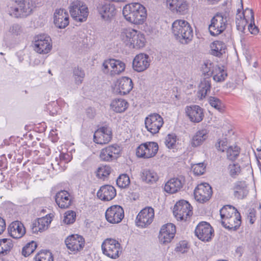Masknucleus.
<instances>
[{
	"label": "nucleus",
	"mask_w": 261,
	"mask_h": 261,
	"mask_svg": "<svg viewBox=\"0 0 261 261\" xmlns=\"http://www.w3.org/2000/svg\"><path fill=\"white\" fill-rule=\"evenodd\" d=\"M8 230L10 236L14 239L21 238L25 233L23 224L18 221L12 222L9 226Z\"/></svg>",
	"instance_id": "obj_28"
},
{
	"label": "nucleus",
	"mask_w": 261,
	"mask_h": 261,
	"mask_svg": "<svg viewBox=\"0 0 261 261\" xmlns=\"http://www.w3.org/2000/svg\"><path fill=\"white\" fill-rule=\"evenodd\" d=\"M227 169L229 175L233 178H236L241 172V166L238 163H232L230 164Z\"/></svg>",
	"instance_id": "obj_43"
},
{
	"label": "nucleus",
	"mask_w": 261,
	"mask_h": 261,
	"mask_svg": "<svg viewBox=\"0 0 261 261\" xmlns=\"http://www.w3.org/2000/svg\"><path fill=\"white\" fill-rule=\"evenodd\" d=\"M69 12L73 19L78 22L85 21L89 15L87 6L80 1L73 2L71 4Z\"/></svg>",
	"instance_id": "obj_5"
},
{
	"label": "nucleus",
	"mask_w": 261,
	"mask_h": 261,
	"mask_svg": "<svg viewBox=\"0 0 261 261\" xmlns=\"http://www.w3.org/2000/svg\"><path fill=\"white\" fill-rule=\"evenodd\" d=\"M163 124V118L157 113L150 114L145 119V127L152 134L158 133Z\"/></svg>",
	"instance_id": "obj_11"
},
{
	"label": "nucleus",
	"mask_w": 261,
	"mask_h": 261,
	"mask_svg": "<svg viewBox=\"0 0 261 261\" xmlns=\"http://www.w3.org/2000/svg\"><path fill=\"white\" fill-rule=\"evenodd\" d=\"M240 154V148L237 146H230L226 151L227 158L231 161L235 160Z\"/></svg>",
	"instance_id": "obj_44"
},
{
	"label": "nucleus",
	"mask_w": 261,
	"mask_h": 261,
	"mask_svg": "<svg viewBox=\"0 0 261 261\" xmlns=\"http://www.w3.org/2000/svg\"><path fill=\"white\" fill-rule=\"evenodd\" d=\"M97 10L101 18L105 20H111L116 15L115 5L110 2L101 1L97 6Z\"/></svg>",
	"instance_id": "obj_13"
},
{
	"label": "nucleus",
	"mask_w": 261,
	"mask_h": 261,
	"mask_svg": "<svg viewBox=\"0 0 261 261\" xmlns=\"http://www.w3.org/2000/svg\"><path fill=\"white\" fill-rule=\"evenodd\" d=\"M122 14L125 19L134 24H143L147 17L146 8L138 3L126 5L123 8Z\"/></svg>",
	"instance_id": "obj_1"
},
{
	"label": "nucleus",
	"mask_w": 261,
	"mask_h": 261,
	"mask_svg": "<svg viewBox=\"0 0 261 261\" xmlns=\"http://www.w3.org/2000/svg\"><path fill=\"white\" fill-rule=\"evenodd\" d=\"M173 213L177 220L186 221L192 215V207L184 200H179L174 206Z\"/></svg>",
	"instance_id": "obj_9"
},
{
	"label": "nucleus",
	"mask_w": 261,
	"mask_h": 261,
	"mask_svg": "<svg viewBox=\"0 0 261 261\" xmlns=\"http://www.w3.org/2000/svg\"><path fill=\"white\" fill-rule=\"evenodd\" d=\"M180 0H167L166 4L167 7L172 11L175 10L177 4L180 3Z\"/></svg>",
	"instance_id": "obj_57"
},
{
	"label": "nucleus",
	"mask_w": 261,
	"mask_h": 261,
	"mask_svg": "<svg viewBox=\"0 0 261 261\" xmlns=\"http://www.w3.org/2000/svg\"><path fill=\"white\" fill-rule=\"evenodd\" d=\"M55 201L58 206L63 209L68 208L72 203L71 196L65 190H61L56 194Z\"/></svg>",
	"instance_id": "obj_25"
},
{
	"label": "nucleus",
	"mask_w": 261,
	"mask_h": 261,
	"mask_svg": "<svg viewBox=\"0 0 261 261\" xmlns=\"http://www.w3.org/2000/svg\"><path fill=\"white\" fill-rule=\"evenodd\" d=\"M76 213L72 211H68L65 213L63 221L65 224H70L75 221Z\"/></svg>",
	"instance_id": "obj_52"
},
{
	"label": "nucleus",
	"mask_w": 261,
	"mask_h": 261,
	"mask_svg": "<svg viewBox=\"0 0 261 261\" xmlns=\"http://www.w3.org/2000/svg\"><path fill=\"white\" fill-rule=\"evenodd\" d=\"M1 245L4 252V254H7L12 248L13 244L12 240L10 239H3L0 240Z\"/></svg>",
	"instance_id": "obj_50"
},
{
	"label": "nucleus",
	"mask_w": 261,
	"mask_h": 261,
	"mask_svg": "<svg viewBox=\"0 0 261 261\" xmlns=\"http://www.w3.org/2000/svg\"><path fill=\"white\" fill-rule=\"evenodd\" d=\"M108 72H103L105 74H109L111 76V67L110 65H108Z\"/></svg>",
	"instance_id": "obj_64"
},
{
	"label": "nucleus",
	"mask_w": 261,
	"mask_h": 261,
	"mask_svg": "<svg viewBox=\"0 0 261 261\" xmlns=\"http://www.w3.org/2000/svg\"><path fill=\"white\" fill-rule=\"evenodd\" d=\"M35 261H54L53 255L48 250L41 251L36 255Z\"/></svg>",
	"instance_id": "obj_41"
},
{
	"label": "nucleus",
	"mask_w": 261,
	"mask_h": 261,
	"mask_svg": "<svg viewBox=\"0 0 261 261\" xmlns=\"http://www.w3.org/2000/svg\"><path fill=\"white\" fill-rule=\"evenodd\" d=\"M183 185L181 179L178 178H172L165 184L164 190L169 194L176 193L182 188Z\"/></svg>",
	"instance_id": "obj_30"
},
{
	"label": "nucleus",
	"mask_w": 261,
	"mask_h": 261,
	"mask_svg": "<svg viewBox=\"0 0 261 261\" xmlns=\"http://www.w3.org/2000/svg\"><path fill=\"white\" fill-rule=\"evenodd\" d=\"M54 23L60 29L66 28L69 23L67 11L64 9H56L54 13Z\"/></svg>",
	"instance_id": "obj_23"
},
{
	"label": "nucleus",
	"mask_w": 261,
	"mask_h": 261,
	"mask_svg": "<svg viewBox=\"0 0 261 261\" xmlns=\"http://www.w3.org/2000/svg\"><path fill=\"white\" fill-rule=\"evenodd\" d=\"M37 247V245L34 241L28 243L24 246L22 250V254L25 257H27L34 252Z\"/></svg>",
	"instance_id": "obj_46"
},
{
	"label": "nucleus",
	"mask_w": 261,
	"mask_h": 261,
	"mask_svg": "<svg viewBox=\"0 0 261 261\" xmlns=\"http://www.w3.org/2000/svg\"><path fill=\"white\" fill-rule=\"evenodd\" d=\"M128 106V102L123 98H115L111 101L110 104L111 109L117 113L124 112Z\"/></svg>",
	"instance_id": "obj_32"
},
{
	"label": "nucleus",
	"mask_w": 261,
	"mask_h": 261,
	"mask_svg": "<svg viewBox=\"0 0 261 261\" xmlns=\"http://www.w3.org/2000/svg\"><path fill=\"white\" fill-rule=\"evenodd\" d=\"M71 154L62 152L60 154V162H59L57 159H56V162L58 165H60V164H62L63 162L65 164L68 163L71 161Z\"/></svg>",
	"instance_id": "obj_55"
},
{
	"label": "nucleus",
	"mask_w": 261,
	"mask_h": 261,
	"mask_svg": "<svg viewBox=\"0 0 261 261\" xmlns=\"http://www.w3.org/2000/svg\"><path fill=\"white\" fill-rule=\"evenodd\" d=\"M186 112L190 120L193 122H200L204 117L203 109L197 105L187 107Z\"/></svg>",
	"instance_id": "obj_24"
},
{
	"label": "nucleus",
	"mask_w": 261,
	"mask_h": 261,
	"mask_svg": "<svg viewBox=\"0 0 261 261\" xmlns=\"http://www.w3.org/2000/svg\"><path fill=\"white\" fill-rule=\"evenodd\" d=\"M241 8H238L236 14V23L238 30L243 32L247 24L250 22H254V13L252 9L246 8L242 13L243 2L241 0Z\"/></svg>",
	"instance_id": "obj_6"
},
{
	"label": "nucleus",
	"mask_w": 261,
	"mask_h": 261,
	"mask_svg": "<svg viewBox=\"0 0 261 261\" xmlns=\"http://www.w3.org/2000/svg\"><path fill=\"white\" fill-rule=\"evenodd\" d=\"M116 183L118 186L120 188H126L130 184L129 177L126 174H121L117 178Z\"/></svg>",
	"instance_id": "obj_48"
},
{
	"label": "nucleus",
	"mask_w": 261,
	"mask_h": 261,
	"mask_svg": "<svg viewBox=\"0 0 261 261\" xmlns=\"http://www.w3.org/2000/svg\"><path fill=\"white\" fill-rule=\"evenodd\" d=\"M6 225L5 220L0 217V234H1L6 229Z\"/></svg>",
	"instance_id": "obj_60"
},
{
	"label": "nucleus",
	"mask_w": 261,
	"mask_h": 261,
	"mask_svg": "<svg viewBox=\"0 0 261 261\" xmlns=\"http://www.w3.org/2000/svg\"><path fill=\"white\" fill-rule=\"evenodd\" d=\"M211 88V80L209 78H203L199 85L198 91V97L200 99L204 98L208 92H210Z\"/></svg>",
	"instance_id": "obj_35"
},
{
	"label": "nucleus",
	"mask_w": 261,
	"mask_h": 261,
	"mask_svg": "<svg viewBox=\"0 0 261 261\" xmlns=\"http://www.w3.org/2000/svg\"><path fill=\"white\" fill-rule=\"evenodd\" d=\"M248 30L251 34L253 35H256L259 32L258 28L254 24V22H250L248 25Z\"/></svg>",
	"instance_id": "obj_59"
},
{
	"label": "nucleus",
	"mask_w": 261,
	"mask_h": 261,
	"mask_svg": "<svg viewBox=\"0 0 261 261\" xmlns=\"http://www.w3.org/2000/svg\"><path fill=\"white\" fill-rule=\"evenodd\" d=\"M97 197L103 201H110L116 195V191L111 185H104L100 187L97 193Z\"/></svg>",
	"instance_id": "obj_27"
},
{
	"label": "nucleus",
	"mask_w": 261,
	"mask_h": 261,
	"mask_svg": "<svg viewBox=\"0 0 261 261\" xmlns=\"http://www.w3.org/2000/svg\"><path fill=\"white\" fill-rule=\"evenodd\" d=\"M112 138V129L105 126L98 128L94 133V141L99 144L108 143Z\"/></svg>",
	"instance_id": "obj_21"
},
{
	"label": "nucleus",
	"mask_w": 261,
	"mask_h": 261,
	"mask_svg": "<svg viewBox=\"0 0 261 261\" xmlns=\"http://www.w3.org/2000/svg\"><path fill=\"white\" fill-rule=\"evenodd\" d=\"M205 167L203 163H199L194 164L192 168L195 175H201L205 172Z\"/></svg>",
	"instance_id": "obj_53"
},
{
	"label": "nucleus",
	"mask_w": 261,
	"mask_h": 261,
	"mask_svg": "<svg viewBox=\"0 0 261 261\" xmlns=\"http://www.w3.org/2000/svg\"><path fill=\"white\" fill-rule=\"evenodd\" d=\"M102 253L112 259L118 258L122 252L121 245L115 239L107 238L101 244Z\"/></svg>",
	"instance_id": "obj_4"
},
{
	"label": "nucleus",
	"mask_w": 261,
	"mask_h": 261,
	"mask_svg": "<svg viewBox=\"0 0 261 261\" xmlns=\"http://www.w3.org/2000/svg\"><path fill=\"white\" fill-rule=\"evenodd\" d=\"M17 29H19V25L17 24H14L12 27V32L14 33V30L16 31Z\"/></svg>",
	"instance_id": "obj_63"
},
{
	"label": "nucleus",
	"mask_w": 261,
	"mask_h": 261,
	"mask_svg": "<svg viewBox=\"0 0 261 261\" xmlns=\"http://www.w3.org/2000/svg\"><path fill=\"white\" fill-rule=\"evenodd\" d=\"M189 6L187 2L185 0H180V3H178L175 10H172L173 13L180 15H184L188 12Z\"/></svg>",
	"instance_id": "obj_42"
},
{
	"label": "nucleus",
	"mask_w": 261,
	"mask_h": 261,
	"mask_svg": "<svg viewBox=\"0 0 261 261\" xmlns=\"http://www.w3.org/2000/svg\"><path fill=\"white\" fill-rule=\"evenodd\" d=\"M154 217L153 208L151 207H145L138 214L136 220V225L142 228L146 227L152 222Z\"/></svg>",
	"instance_id": "obj_14"
},
{
	"label": "nucleus",
	"mask_w": 261,
	"mask_h": 261,
	"mask_svg": "<svg viewBox=\"0 0 261 261\" xmlns=\"http://www.w3.org/2000/svg\"><path fill=\"white\" fill-rule=\"evenodd\" d=\"M209 103L211 106L219 112H221L223 109V105L221 101L216 97L211 96L209 98Z\"/></svg>",
	"instance_id": "obj_51"
},
{
	"label": "nucleus",
	"mask_w": 261,
	"mask_h": 261,
	"mask_svg": "<svg viewBox=\"0 0 261 261\" xmlns=\"http://www.w3.org/2000/svg\"><path fill=\"white\" fill-rule=\"evenodd\" d=\"M234 196L239 199H243L248 194L249 191L245 181H237L233 184L232 188Z\"/></svg>",
	"instance_id": "obj_29"
},
{
	"label": "nucleus",
	"mask_w": 261,
	"mask_h": 261,
	"mask_svg": "<svg viewBox=\"0 0 261 261\" xmlns=\"http://www.w3.org/2000/svg\"><path fill=\"white\" fill-rule=\"evenodd\" d=\"M73 74L76 84H82L85 75L84 71L79 67H75L73 70Z\"/></svg>",
	"instance_id": "obj_47"
},
{
	"label": "nucleus",
	"mask_w": 261,
	"mask_h": 261,
	"mask_svg": "<svg viewBox=\"0 0 261 261\" xmlns=\"http://www.w3.org/2000/svg\"><path fill=\"white\" fill-rule=\"evenodd\" d=\"M255 214L254 211H251L248 216V218L249 219V222L251 224H253L255 221Z\"/></svg>",
	"instance_id": "obj_61"
},
{
	"label": "nucleus",
	"mask_w": 261,
	"mask_h": 261,
	"mask_svg": "<svg viewBox=\"0 0 261 261\" xmlns=\"http://www.w3.org/2000/svg\"><path fill=\"white\" fill-rule=\"evenodd\" d=\"M47 109L49 112L50 115L54 116L58 114H60L61 109L57 102H53L52 103L48 105Z\"/></svg>",
	"instance_id": "obj_54"
},
{
	"label": "nucleus",
	"mask_w": 261,
	"mask_h": 261,
	"mask_svg": "<svg viewBox=\"0 0 261 261\" xmlns=\"http://www.w3.org/2000/svg\"><path fill=\"white\" fill-rule=\"evenodd\" d=\"M15 2L18 3V5H20V8L21 10L23 11V12H27L26 10H25V4L24 3V0H15Z\"/></svg>",
	"instance_id": "obj_62"
},
{
	"label": "nucleus",
	"mask_w": 261,
	"mask_h": 261,
	"mask_svg": "<svg viewBox=\"0 0 261 261\" xmlns=\"http://www.w3.org/2000/svg\"><path fill=\"white\" fill-rule=\"evenodd\" d=\"M207 138V131L206 129H202L197 132L193 136L191 145L193 147H197L201 145Z\"/></svg>",
	"instance_id": "obj_36"
},
{
	"label": "nucleus",
	"mask_w": 261,
	"mask_h": 261,
	"mask_svg": "<svg viewBox=\"0 0 261 261\" xmlns=\"http://www.w3.org/2000/svg\"><path fill=\"white\" fill-rule=\"evenodd\" d=\"M51 221L50 218L47 217V216L38 218L37 221L32 224V229L33 232H37L46 230Z\"/></svg>",
	"instance_id": "obj_33"
},
{
	"label": "nucleus",
	"mask_w": 261,
	"mask_h": 261,
	"mask_svg": "<svg viewBox=\"0 0 261 261\" xmlns=\"http://www.w3.org/2000/svg\"><path fill=\"white\" fill-rule=\"evenodd\" d=\"M195 236L201 241L210 242L214 236V231L211 225L206 222H201L195 230Z\"/></svg>",
	"instance_id": "obj_10"
},
{
	"label": "nucleus",
	"mask_w": 261,
	"mask_h": 261,
	"mask_svg": "<svg viewBox=\"0 0 261 261\" xmlns=\"http://www.w3.org/2000/svg\"><path fill=\"white\" fill-rule=\"evenodd\" d=\"M111 172V168L109 166H102L99 167L96 172V176L98 178L105 179Z\"/></svg>",
	"instance_id": "obj_45"
},
{
	"label": "nucleus",
	"mask_w": 261,
	"mask_h": 261,
	"mask_svg": "<svg viewBox=\"0 0 261 261\" xmlns=\"http://www.w3.org/2000/svg\"><path fill=\"white\" fill-rule=\"evenodd\" d=\"M159 149L158 144L154 142H146L141 144L136 150V155L139 158L148 159L154 156Z\"/></svg>",
	"instance_id": "obj_12"
},
{
	"label": "nucleus",
	"mask_w": 261,
	"mask_h": 261,
	"mask_svg": "<svg viewBox=\"0 0 261 261\" xmlns=\"http://www.w3.org/2000/svg\"><path fill=\"white\" fill-rule=\"evenodd\" d=\"M213 74V79L217 82H222L225 81L227 76L226 71L224 69V67H221L219 66L216 65L215 70Z\"/></svg>",
	"instance_id": "obj_40"
},
{
	"label": "nucleus",
	"mask_w": 261,
	"mask_h": 261,
	"mask_svg": "<svg viewBox=\"0 0 261 261\" xmlns=\"http://www.w3.org/2000/svg\"><path fill=\"white\" fill-rule=\"evenodd\" d=\"M176 232L175 226L172 223L164 225L160 231L159 239L163 244L170 243L173 239Z\"/></svg>",
	"instance_id": "obj_19"
},
{
	"label": "nucleus",
	"mask_w": 261,
	"mask_h": 261,
	"mask_svg": "<svg viewBox=\"0 0 261 261\" xmlns=\"http://www.w3.org/2000/svg\"><path fill=\"white\" fill-rule=\"evenodd\" d=\"M215 67L216 65L210 61L205 62L201 67L202 74L204 76V78L211 79V77L213 75L214 72H215L214 70H215Z\"/></svg>",
	"instance_id": "obj_38"
},
{
	"label": "nucleus",
	"mask_w": 261,
	"mask_h": 261,
	"mask_svg": "<svg viewBox=\"0 0 261 261\" xmlns=\"http://www.w3.org/2000/svg\"><path fill=\"white\" fill-rule=\"evenodd\" d=\"M211 54L214 56L220 57L225 53L226 45L221 41H215L211 45Z\"/></svg>",
	"instance_id": "obj_37"
},
{
	"label": "nucleus",
	"mask_w": 261,
	"mask_h": 261,
	"mask_svg": "<svg viewBox=\"0 0 261 261\" xmlns=\"http://www.w3.org/2000/svg\"><path fill=\"white\" fill-rule=\"evenodd\" d=\"M212 187L207 183L198 185L194 192L195 199L201 203L208 201L212 195Z\"/></svg>",
	"instance_id": "obj_16"
},
{
	"label": "nucleus",
	"mask_w": 261,
	"mask_h": 261,
	"mask_svg": "<svg viewBox=\"0 0 261 261\" xmlns=\"http://www.w3.org/2000/svg\"><path fill=\"white\" fill-rule=\"evenodd\" d=\"M236 213H239V212L234 207L229 205L224 206L220 210L222 220H224L230 216H232L233 215L236 214Z\"/></svg>",
	"instance_id": "obj_39"
},
{
	"label": "nucleus",
	"mask_w": 261,
	"mask_h": 261,
	"mask_svg": "<svg viewBox=\"0 0 261 261\" xmlns=\"http://www.w3.org/2000/svg\"><path fill=\"white\" fill-rule=\"evenodd\" d=\"M106 219L112 224L120 223L124 216L123 208L118 205H114L109 207L105 213Z\"/></svg>",
	"instance_id": "obj_15"
},
{
	"label": "nucleus",
	"mask_w": 261,
	"mask_h": 261,
	"mask_svg": "<svg viewBox=\"0 0 261 261\" xmlns=\"http://www.w3.org/2000/svg\"><path fill=\"white\" fill-rule=\"evenodd\" d=\"M120 151V147L117 144L109 145L101 149L99 157L103 161H112L118 158Z\"/></svg>",
	"instance_id": "obj_20"
},
{
	"label": "nucleus",
	"mask_w": 261,
	"mask_h": 261,
	"mask_svg": "<svg viewBox=\"0 0 261 261\" xmlns=\"http://www.w3.org/2000/svg\"><path fill=\"white\" fill-rule=\"evenodd\" d=\"M172 31L175 39L183 44L189 43L193 37L191 26L185 20L174 21L172 23Z\"/></svg>",
	"instance_id": "obj_2"
},
{
	"label": "nucleus",
	"mask_w": 261,
	"mask_h": 261,
	"mask_svg": "<svg viewBox=\"0 0 261 261\" xmlns=\"http://www.w3.org/2000/svg\"><path fill=\"white\" fill-rule=\"evenodd\" d=\"M150 59L145 54H139L135 56L133 61V67L137 72H142L146 70L150 65Z\"/></svg>",
	"instance_id": "obj_22"
},
{
	"label": "nucleus",
	"mask_w": 261,
	"mask_h": 261,
	"mask_svg": "<svg viewBox=\"0 0 261 261\" xmlns=\"http://www.w3.org/2000/svg\"><path fill=\"white\" fill-rule=\"evenodd\" d=\"M122 39L126 45L132 48L139 49L145 46L144 35L132 29L125 30L122 33Z\"/></svg>",
	"instance_id": "obj_3"
},
{
	"label": "nucleus",
	"mask_w": 261,
	"mask_h": 261,
	"mask_svg": "<svg viewBox=\"0 0 261 261\" xmlns=\"http://www.w3.org/2000/svg\"><path fill=\"white\" fill-rule=\"evenodd\" d=\"M85 239L80 235L75 234L68 236L65 243L67 248L71 251L77 252L82 250L85 246Z\"/></svg>",
	"instance_id": "obj_18"
},
{
	"label": "nucleus",
	"mask_w": 261,
	"mask_h": 261,
	"mask_svg": "<svg viewBox=\"0 0 261 261\" xmlns=\"http://www.w3.org/2000/svg\"><path fill=\"white\" fill-rule=\"evenodd\" d=\"M118 83L119 92L122 95L129 93L133 88L132 80L128 77H122L118 81Z\"/></svg>",
	"instance_id": "obj_31"
},
{
	"label": "nucleus",
	"mask_w": 261,
	"mask_h": 261,
	"mask_svg": "<svg viewBox=\"0 0 261 261\" xmlns=\"http://www.w3.org/2000/svg\"><path fill=\"white\" fill-rule=\"evenodd\" d=\"M227 18L222 14H216L211 20L208 31L211 36H217L222 33L226 28Z\"/></svg>",
	"instance_id": "obj_7"
},
{
	"label": "nucleus",
	"mask_w": 261,
	"mask_h": 261,
	"mask_svg": "<svg viewBox=\"0 0 261 261\" xmlns=\"http://www.w3.org/2000/svg\"><path fill=\"white\" fill-rule=\"evenodd\" d=\"M111 67V76L119 74L124 71L125 68V65L122 61L114 59L106 60L102 63L101 70L103 72H108V65Z\"/></svg>",
	"instance_id": "obj_17"
},
{
	"label": "nucleus",
	"mask_w": 261,
	"mask_h": 261,
	"mask_svg": "<svg viewBox=\"0 0 261 261\" xmlns=\"http://www.w3.org/2000/svg\"><path fill=\"white\" fill-rule=\"evenodd\" d=\"M216 147L218 150L224 152L225 150L227 151V148L229 147L227 145V141L225 140H222L216 144Z\"/></svg>",
	"instance_id": "obj_56"
},
{
	"label": "nucleus",
	"mask_w": 261,
	"mask_h": 261,
	"mask_svg": "<svg viewBox=\"0 0 261 261\" xmlns=\"http://www.w3.org/2000/svg\"><path fill=\"white\" fill-rule=\"evenodd\" d=\"M222 226L229 230L236 231L241 224V217L239 213L221 221Z\"/></svg>",
	"instance_id": "obj_26"
},
{
	"label": "nucleus",
	"mask_w": 261,
	"mask_h": 261,
	"mask_svg": "<svg viewBox=\"0 0 261 261\" xmlns=\"http://www.w3.org/2000/svg\"><path fill=\"white\" fill-rule=\"evenodd\" d=\"M187 244L186 242H180L176 248V250L178 252L184 253L187 251Z\"/></svg>",
	"instance_id": "obj_58"
},
{
	"label": "nucleus",
	"mask_w": 261,
	"mask_h": 261,
	"mask_svg": "<svg viewBox=\"0 0 261 261\" xmlns=\"http://www.w3.org/2000/svg\"><path fill=\"white\" fill-rule=\"evenodd\" d=\"M141 177L143 181L149 184H153L159 179V176L155 172L147 169L142 170Z\"/></svg>",
	"instance_id": "obj_34"
},
{
	"label": "nucleus",
	"mask_w": 261,
	"mask_h": 261,
	"mask_svg": "<svg viewBox=\"0 0 261 261\" xmlns=\"http://www.w3.org/2000/svg\"><path fill=\"white\" fill-rule=\"evenodd\" d=\"M176 136L174 134H168L165 138V144L170 149H173L176 146Z\"/></svg>",
	"instance_id": "obj_49"
},
{
	"label": "nucleus",
	"mask_w": 261,
	"mask_h": 261,
	"mask_svg": "<svg viewBox=\"0 0 261 261\" xmlns=\"http://www.w3.org/2000/svg\"><path fill=\"white\" fill-rule=\"evenodd\" d=\"M52 48L51 40L47 34H40L35 37L34 42V50L40 54H46Z\"/></svg>",
	"instance_id": "obj_8"
}]
</instances>
